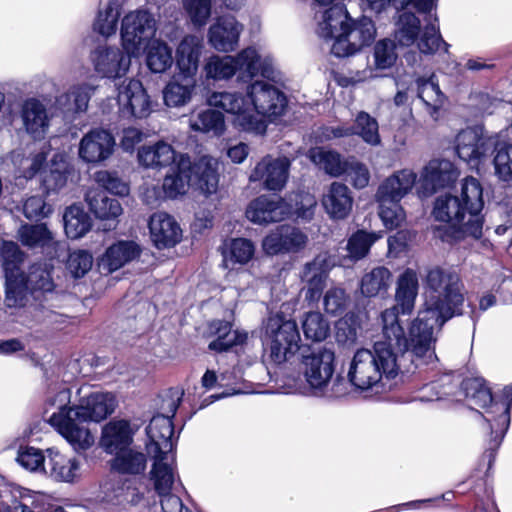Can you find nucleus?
<instances>
[{
  "label": "nucleus",
  "instance_id": "ddd939ff",
  "mask_svg": "<svg viewBox=\"0 0 512 512\" xmlns=\"http://www.w3.org/2000/svg\"><path fill=\"white\" fill-rule=\"evenodd\" d=\"M246 94L253 114L265 121L267 118H277L285 111L286 96L277 87L266 81H251L246 86Z\"/></svg>",
  "mask_w": 512,
  "mask_h": 512
},
{
  "label": "nucleus",
  "instance_id": "6ab92c4d",
  "mask_svg": "<svg viewBox=\"0 0 512 512\" xmlns=\"http://www.w3.org/2000/svg\"><path fill=\"white\" fill-rule=\"evenodd\" d=\"M493 147L492 139L472 128L462 130L456 137V152L459 158L473 168L487 157Z\"/></svg>",
  "mask_w": 512,
  "mask_h": 512
},
{
  "label": "nucleus",
  "instance_id": "0eeeda50",
  "mask_svg": "<svg viewBox=\"0 0 512 512\" xmlns=\"http://www.w3.org/2000/svg\"><path fill=\"white\" fill-rule=\"evenodd\" d=\"M300 340L295 320L282 313H275L268 317L264 341L269 349V357L274 363L281 364L294 356L299 350Z\"/></svg>",
  "mask_w": 512,
  "mask_h": 512
},
{
  "label": "nucleus",
  "instance_id": "2f4dec72",
  "mask_svg": "<svg viewBox=\"0 0 512 512\" xmlns=\"http://www.w3.org/2000/svg\"><path fill=\"white\" fill-rule=\"evenodd\" d=\"M182 153H177L172 145L165 141L143 145L138 150V161L146 168L162 169L171 165H177Z\"/></svg>",
  "mask_w": 512,
  "mask_h": 512
},
{
  "label": "nucleus",
  "instance_id": "f03ea898",
  "mask_svg": "<svg viewBox=\"0 0 512 512\" xmlns=\"http://www.w3.org/2000/svg\"><path fill=\"white\" fill-rule=\"evenodd\" d=\"M376 341L372 348L357 349L348 364L347 379L360 392L379 393L400 371L410 372L412 367L433 364L413 352L408 338L406 347L394 339Z\"/></svg>",
  "mask_w": 512,
  "mask_h": 512
},
{
  "label": "nucleus",
  "instance_id": "09e8293b",
  "mask_svg": "<svg viewBox=\"0 0 512 512\" xmlns=\"http://www.w3.org/2000/svg\"><path fill=\"white\" fill-rule=\"evenodd\" d=\"M17 235L22 245L30 249L51 248L56 243L54 234L44 223L24 224L18 229Z\"/></svg>",
  "mask_w": 512,
  "mask_h": 512
},
{
  "label": "nucleus",
  "instance_id": "79ce46f5",
  "mask_svg": "<svg viewBox=\"0 0 512 512\" xmlns=\"http://www.w3.org/2000/svg\"><path fill=\"white\" fill-rule=\"evenodd\" d=\"M507 403H495L491 411H486V420L490 423L491 433L495 434L491 448H497L510 425V408L512 403V384L504 388Z\"/></svg>",
  "mask_w": 512,
  "mask_h": 512
},
{
  "label": "nucleus",
  "instance_id": "bf43d9fd",
  "mask_svg": "<svg viewBox=\"0 0 512 512\" xmlns=\"http://www.w3.org/2000/svg\"><path fill=\"white\" fill-rule=\"evenodd\" d=\"M69 165L62 154H55L51 160L49 171L43 178V188L47 194L58 192L67 184Z\"/></svg>",
  "mask_w": 512,
  "mask_h": 512
},
{
  "label": "nucleus",
  "instance_id": "7c9ffc66",
  "mask_svg": "<svg viewBox=\"0 0 512 512\" xmlns=\"http://www.w3.org/2000/svg\"><path fill=\"white\" fill-rule=\"evenodd\" d=\"M140 246L132 240H120L110 245L100 259L99 267L112 273L140 256Z\"/></svg>",
  "mask_w": 512,
  "mask_h": 512
},
{
  "label": "nucleus",
  "instance_id": "58836bf2",
  "mask_svg": "<svg viewBox=\"0 0 512 512\" xmlns=\"http://www.w3.org/2000/svg\"><path fill=\"white\" fill-rule=\"evenodd\" d=\"M416 86L417 97L423 103L426 113L433 121H437L447 100L445 94L440 90L438 82L434 76L430 78L419 77L416 80Z\"/></svg>",
  "mask_w": 512,
  "mask_h": 512
},
{
  "label": "nucleus",
  "instance_id": "9b49d317",
  "mask_svg": "<svg viewBox=\"0 0 512 512\" xmlns=\"http://www.w3.org/2000/svg\"><path fill=\"white\" fill-rule=\"evenodd\" d=\"M0 255L3 260L5 273V305H22L27 294L21 270L25 255L19 246L12 241H4L2 243Z\"/></svg>",
  "mask_w": 512,
  "mask_h": 512
},
{
  "label": "nucleus",
  "instance_id": "bb28decb",
  "mask_svg": "<svg viewBox=\"0 0 512 512\" xmlns=\"http://www.w3.org/2000/svg\"><path fill=\"white\" fill-rule=\"evenodd\" d=\"M321 203L330 219L344 220L352 211V192L345 184L332 182L323 193Z\"/></svg>",
  "mask_w": 512,
  "mask_h": 512
},
{
  "label": "nucleus",
  "instance_id": "603ef678",
  "mask_svg": "<svg viewBox=\"0 0 512 512\" xmlns=\"http://www.w3.org/2000/svg\"><path fill=\"white\" fill-rule=\"evenodd\" d=\"M211 333L217 337L209 343V349L215 351H226L230 347L242 344L247 339L246 333H239L231 329V325L225 321H213L210 325Z\"/></svg>",
  "mask_w": 512,
  "mask_h": 512
},
{
  "label": "nucleus",
  "instance_id": "f8f14e48",
  "mask_svg": "<svg viewBox=\"0 0 512 512\" xmlns=\"http://www.w3.org/2000/svg\"><path fill=\"white\" fill-rule=\"evenodd\" d=\"M233 58L235 72L240 81H251L258 75L274 82L281 79L274 57L256 46L242 49Z\"/></svg>",
  "mask_w": 512,
  "mask_h": 512
},
{
  "label": "nucleus",
  "instance_id": "4d7b16f0",
  "mask_svg": "<svg viewBox=\"0 0 512 512\" xmlns=\"http://www.w3.org/2000/svg\"><path fill=\"white\" fill-rule=\"evenodd\" d=\"M420 32L421 24L416 15L407 11L399 15L394 37L400 46L409 47L413 45L418 39Z\"/></svg>",
  "mask_w": 512,
  "mask_h": 512
},
{
  "label": "nucleus",
  "instance_id": "aec40b11",
  "mask_svg": "<svg viewBox=\"0 0 512 512\" xmlns=\"http://www.w3.org/2000/svg\"><path fill=\"white\" fill-rule=\"evenodd\" d=\"M358 136L366 144L378 146L381 144L378 121L367 112H359L354 119L353 125L327 128L324 136L327 139Z\"/></svg>",
  "mask_w": 512,
  "mask_h": 512
},
{
  "label": "nucleus",
  "instance_id": "864d4df0",
  "mask_svg": "<svg viewBox=\"0 0 512 512\" xmlns=\"http://www.w3.org/2000/svg\"><path fill=\"white\" fill-rule=\"evenodd\" d=\"M122 10L119 0H109L100 8L94 21L93 28L104 37L114 35L118 28V21Z\"/></svg>",
  "mask_w": 512,
  "mask_h": 512
},
{
  "label": "nucleus",
  "instance_id": "338daca9",
  "mask_svg": "<svg viewBox=\"0 0 512 512\" xmlns=\"http://www.w3.org/2000/svg\"><path fill=\"white\" fill-rule=\"evenodd\" d=\"M302 329L307 339L320 342L328 336L330 326L320 312H308L302 321Z\"/></svg>",
  "mask_w": 512,
  "mask_h": 512
},
{
  "label": "nucleus",
  "instance_id": "6e6552de",
  "mask_svg": "<svg viewBox=\"0 0 512 512\" xmlns=\"http://www.w3.org/2000/svg\"><path fill=\"white\" fill-rule=\"evenodd\" d=\"M183 396V391L171 389L163 397L160 406L161 413L155 415L146 432L149 442L146 444L148 454L159 452H174V428L171 418L175 415Z\"/></svg>",
  "mask_w": 512,
  "mask_h": 512
},
{
  "label": "nucleus",
  "instance_id": "37998d69",
  "mask_svg": "<svg viewBox=\"0 0 512 512\" xmlns=\"http://www.w3.org/2000/svg\"><path fill=\"white\" fill-rule=\"evenodd\" d=\"M23 282L27 289L24 303L19 306H7L8 308H26L30 296L37 299L38 293L46 295L51 293L54 289L50 272L39 264L32 265L27 275L23 273Z\"/></svg>",
  "mask_w": 512,
  "mask_h": 512
},
{
  "label": "nucleus",
  "instance_id": "de8ad7c7",
  "mask_svg": "<svg viewBox=\"0 0 512 512\" xmlns=\"http://www.w3.org/2000/svg\"><path fill=\"white\" fill-rule=\"evenodd\" d=\"M95 88L87 83L73 85L56 100L57 106L66 113L85 112Z\"/></svg>",
  "mask_w": 512,
  "mask_h": 512
},
{
  "label": "nucleus",
  "instance_id": "c756f323",
  "mask_svg": "<svg viewBox=\"0 0 512 512\" xmlns=\"http://www.w3.org/2000/svg\"><path fill=\"white\" fill-rule=\"evenodd\" d=\"M149 230L157 248L172 247L182 236V230L176 220L165 212H157L150 217Z\"/></svg>",
  "mask_w": 512,
  "mask_h": 512
},
{
  "label": "nucleus",
  "instance_id": "39448f33",
  "mask_svg": "<svg viewBox=\"0 0 512 512\" xmlns=\"http://www.w3.org/2000/svg\"><path fill=\"white\" fill-rule=\"evenodd\" d=\"M418 290L419 279L417 271L412 268L405 269L397 279L396 304L381 313L382 335L386 339H394L399 347H406L408 338L405 336L398 315L399 313L410 315L413 312Z\"/></svg>",
  "mask_w": 512,
  "mask_h": 512
},
{
  "label": "nucleus",
  "instance_id": "ea45409f",
  "mask_svg": "<svg viewBox=\"0 0 512 512\" xmlns=\"http://www.w3.org/2000/svg\"><path fill=\"white\" fill-rule=\"evenodd\" d=\"M189 174L190 181L203 193L216 192L219 182L217 159L208 155L200 157L193 165L191 164Z\"/></svg>",
  "mask_w": 512,
  "mask_h": 512
},
{
  "label": "nucleus",
  "instance_id": "8fccbe9b",
  "mask_svg": "<svg viewBox=\"0 0 512 512\" xmlns=\"http://www.w3.org/2000/svg\"><path fill=\"white\" fill-rule=\"evenodd\" d=\"M392 280V274L386 267H375L363 275L360 281V291L365 297L382 296L387 293Z\"/></svg>",
  "mask_w": 512,
  "mask_h": 512
},
{
  "label": "nucleus",
  "instance_id": "774afa93",
  "mask_svg": "<svg viewBox=\"0 0 512 512\" xmlns=\"http://www.w3.org/2000/svg\"><path fill=\"white\" fill-rule=\"evenodd\" d=\"M361 324L357 317L346 316L336 323V341L346 347L355 345L361 334Z\"/></svg>",
  "mask_w": 512,
  "mask_h": 512
},
{
  "label": "nucleus",
  "instance_id": "f704fd0d",
  "mask_svg": "<svg viewBox=\"0 0 512 512\" xmlns=\"http://www.w3.org/2000/svg\"><path fill=\"white\" fill-rule=\"evenodd\" d=\"M196 88V77L176 73L163 90L164 103L168 107H183L192 100Z\"/></svg>",
  "mask_w": 512,
  "mask_h": 512
},
{
  "label": "nucleus",
  "instance_id": "6e6d98bb",
  "mask_svg": "<svg viewBox=\"0 0 512 512\" xmlns=\"http://www.w3.org/2000/svg\"><path fill=\"white\" fill-rule=\"evenodd\" d=\"M63 221L65 233L71 239L83 237L92 226L89 215L77 205H72L65 210Z\"/></svg>",
  "mask_w": 512,
  "mask_h": 512
},
{
  "label": "nucleus",
  "instance_id": "5701e85b",
  "mask_svg": "<svg viewBox=\"0 0 512 512\" xmlns=\"http://www.w3.org/2000/svg\"><path fill=\"white\" fill-rule=\"evenodd\" d=\"M350 19L346 8L341 3L316 10V33L320 38L334 42L349 24Z\"/></svg>",
  "mask_w": 512,
  "mask_h": 512
},
{
  "label": "nucleus",
  "instance_id": "c03bdc74",
  "mask_svg": "<svg viewBox=\"0 0 512 512\" xmlns=\"http://www.w3.org/2000/svg\"><path fill=\"white\" fill-rule=\"evenodd\" d=\"M191 161L187 155H181L177 165L172 166V173L165 176L163 191L168 198L174 199L186 193L190 184Z\"/></svg>",
  "mask_w": 512,
  "mask_h": 512
},
{
  "label": "nucleus",
  "instance_id": "dca6fc26",
  "mask_svg": "<svg viewBox=\"0 0 512 512\" xmlns=\"http://www.w3.org/2000/svg\"><path fill=\"white\" fill-rule=\"evenodd\" d=\"M308 243L307 234L292 225H280L271 230L262 240V248L267 255L298 253Z\"/></svg>",
  "mask_w": 512,
  "mask_h": 512
},
{
  "label": "nucleus",
  "instance_id": "393cba45",
  "mask_svg": "<svg viewBox=\"0 0 512 512\" xmlns=\"http://www.w3.org/2000/svg\"><path fill=\"white\" fill-rule=\"evenodd\" d=\"M416 179V173L409 169L394 172L379 185L375 194L376 202H400L411 192Z\"/></svg>",
  "mask_w": 512,
  "mask_h": 512
},
{
  "label": "nucleus",
  "instance_id": "49530a36",
  "mask_svg": "<svg viewBox=\"0 0 512 512\" xmlns=\"http://www.w3.org/2000/svg\"><path fill=\"white\" fill-rule=\"evenodd\" d=\"M427 1L428 3L425 4V7L423 8L424 13L427 14L425 18L426 25L417 43L418 49L421 53L432 54L439 50L440 46L443 45L446 51L448 45L442 40L440 36L437 18L431 14L436 0Z\"/></svg>",
  "mask_w": 512,
  "mask_h": 512
},
{
  "label": "nucleus",
  "instance_id": "4be33fe9",
  "mask_svg": "<svg viewBox=\"0 0 512 512\" xmlns=\"http://www.w3.org/2000/svg\"><path fill=\"white\" fill-rule=\"evenodd\" d=\"M289 213L290 209L283 199L267 195H261L252 200L246 209L248 220L259 225L280 222Z\"/></svg>",
  "mask_w": 512,
  "mask_h": 512
},
{
  "label": "nucleus",
  "instance_id": "e433bc0d",
  "mask_svg": "<svg viewBox=\"0 0 512 512\" xmlns=\"http://www.w3.org/2000/svg\"><path fill=\"white\" fill-rule=\"evenodd\" d=\"M21 119L25 131L34 139L43 138L49 129L47 109L35 98L24 101L21 107Z\"/></svg>",
  "mask_w": 512,
  "mask_h": 512
},
{
  "label": "nucleus",
  "instance_id": "69168bd1",
  "mask_svg": "<svg viewBox=\"0 0 512 512\" xmlns=\"http://www.w3.org/2000/svg\"><path fill=\"white\" fill-rule=\"evenodd\" d=\"M462 389L465 396L474 400L475 404L485 408L491 405L488 411L492 410L493 398L490 388L486 386L485 380L479 377L465 379L462 382Z\"/></svg>",
  "mask_w": 512,
  "mask_h": 512
},
{
  "label": "nucleus",
  "instance_id": "423d86ee",
  "mask_svg": "<svg viewBox=\"0 0 512 512\" xmlns=\"http://www.w3.org/2000/svg\"><path fill=\"white\" fill-rule=\"evenodd\" d=\"M334 361V352L326 348L302 356V372L313 395L336 398L346 393L344 379L333 378Z\"/></svg>",
  "mask_w": 512,
  "mask_h": 512
},
{
  "label": "nucleus",
  "instance_id": "9d476101",
  "mask_svg": "<svg viewBox=\"0 0 512 512\" xmlns=\"http://www.w3.org/2000/svg\"><path fill=\"white\" fill-rule=\"evenodd\" d=\"M157 30L154 14L145 7L131 10L121 21L120 36L123 49L129 54H139L144 43L152 38Z\"/></svg>",
  "mask_w": 512,
  "mask_h": 512
},
{
  "label": "nucleus",
  "instance_id": "a18cd8bd",
  "mask_svg": "<svg viewBox=\"0 0 512 512\" xmlns=\"http://www.w3.org/2000/svg\"><path fill=\"white\" fill-rule=\"evenodd\" d=\"M188 123L192 131L203 134L220 136L225 131L224 115L211 108L193 111Z\"/></svg>",
  "mask_w": 512,
  "mask_h": 512
},
{
  "label": "nucleus",
  "instance_id": "f3484780",
  "mask_svg": "<svg viewBox=\"0 0 512 512\" xmlns=\"http://www.w3.org/2000/svg\"><path fill=\"white\" fill-rule=\"evenodd\" d=\"M137 54H129L112 46H98L91 53V61L94 70L101 77L116 79L127 74L131 65V57Z\"/></svg>",
  "mask_w": 512,
  "mask_h": 512
},
{
  "label": "nucleus",
  "instance_id": "f257e3e1",
  "mask_svg": "<svg viewBox=\"0 0 512 512\" xmlns=\"http://www.w3.org/2000/svg\"><path fill=\"white\" fill-rule=\"evenodd\" d=\"M424 282V308L410 324L409 339L418 357L437 361V334L447 321L464 314L466 291L459 274L450 268L429 269Z\"/></svg>",
  "mask_w": 512,
  "mask_h": 512
},
{
  "label": "nucleus",
  "instance_id": "4c0bfd02",
  "mask_svg": "<svg viewBox=\"0 0 512 512\" xmlns=\"http://www.w3.org/2000/svg\"><path fill=\"white\" fill-rule=\"evenodd\" d=\"M85 201L90 212L100 220H117L123 212L119 200L100 188L89 189L85 195Z\"/></svg>",
  "mask_w": 512,
  "mask_h": 512
},
{
  "label": "nucleus",
  "instance_id": "13d9d810",
  "mask_svg": "<svg viewBox=\"0 0 512 512\" xmlns=\"http://www.w3.org/2000/svg\"><path fill=\"white\" fill-rule=\"evenodd\" d=\"M173 63L172 49L160 40L151 41L146 49V65L153 73L167 71Z\"/></svg>",
  "mask_w": 512,
  "mask_h": 512
},
{
  "label": "nucleus",
  "instance_id": "5fc2aeb1",
  "mask_svg": "<svg viewBox=\"0 0 512 512\" xmlns=\"http://www.w3.org/2000/svg\"><path fill=\"white\" fill-rule=\"evenodd\" d=\"M310 160L327 174L338 177L346 172L347 162L335 151L316 147L309 150Z\"/></svg>",
  "mask_w": 512,
  "mask_h": 512
},
{
  "label": "nucleus",
  "instance_id": "20e7f679",
  "mask_svg": "<svg viewBox=\"0 0 512 512\" xmlns=\"http://www.w3.org/2000/svg\"><path fill=\"white\" fill-rule=\"evenodd\" d=\"M484 206L483 188L478 179L466 177L454 195L439 196L434 204L436 220L450 223L463 234L479 238L482 234L480 212Z\"/></svg>",
  "mask_w": 512,
  "mask_h": 512
},
{
  "label": "nucleus",
  "instance_id": "c85d7f7f",
  "mask_svg": "<svg viewBox=\"0 0 512 512\" xmlns=\"http://www.w3.org/2000/svg\"><path fill=\"white\" fill-rule=\"evenodd\" d=\"M149 455L153 458L151 480L156 492L164 495L170 492L177 476L175 453L159 452Z\"/></svg>",
  "mask_w": 512,
  "mask_h": 512
},
{
  "label": "nucleus",
  "instance_id": "a19ab883",
  "mask_svg": "<svg viewBox=\"0 0 512 512\" xmlns=\"http://www.w3.org/2000/svg\"><path fill=\"white\" fill-rule=\"evenodd\" d=\"M48 148L44 145L38 152L29 156L22 149L12 151L6 158L14 166L16 178L32 179L46 161Z\"/></svg>",
  "mask_w": 512,
  "mask_h": 512
},
{
  "label": "nucleus",
  "instance_id": "b1692460",
  "mask_svg": "<svg viewBox=\"0 0 512 512\" xmlns=\"http://www.w3.org/2000/svg\"><path fill=\"white\" fill-rule=\"evenodd\" d=\"M243 28L233 16L219 17L208 30V42L219 52H232L238 46Z\"/></svg>",
  "mask_w": 512,
  "mask_h": 512
},
{
  "label": "nucleus",
  "instance_id": "72a5a7b5",
  "mask_svg": "<svg viewBox=\"0 0 512 512\" xmlns=\"http://www.w3.org/2000/svg\"><path fill=\"white\" fill-rule=\"evenodd\" d=\"M134 431L127 420H114L102 430L101 446L108 454H114L131 447Z\"/></svg>",
  "mask_w": 512,
  "mask_h": 512
},
{
  "label": "nucleus",
  "instance_id": "680f3d73",
  "mask_svg": "<svg viewBox=\"0 0 512 512\" xmlns=\"http://www.w3.org/2000/svg\"><path fill=\"white\" fill-rule=\"evenodd\" d=\"M205 77L215 81L229 80L236 75L233 55H212L203 67Z\"/></svg>",
  "mask_w": 512,
  "mask_h": 512
},
{
  "label": "nucleus",
  "instance_id": "a878e982",
  "mask_svg": "<svg viewBox=\"0 0 512 512\" xmlns=\"http://www.w3.org/2000/svg\"><path fill=\"white\" fill-rule=\"evenodd\" d=\"M300 277L304 283L301 291L304 293L305 301L309 304L318 302L328 277L326 259L317 256L311 262L306 263Z\"/></svg>",
  "mask_w": 512,
  "mask_h": 512
},
{
  "label": "nucleus",
  "instance_id": "412c9836",
  "mask_svg": "<svg viewBox=\"0 0 512 512\" xmlns=\"http://www.w3.org/2000/svg\"><path fill=\"white\" fill-rule=\"evenodd\" d=\"M115 139L104 129H93L86 133L79 143V157L87 163L107 160L114 151Z\"/></svg>",
  "mask_w": 512,
  "mask_h": 512
},
{
  "label": "nucleus",
  "instance_id": "a211bd4d",
  "mask_svg": "<svg viewBox=\"0 0 512 512\" xmlns=\"http://www.w3.org/2000/svg\"><path fill=\"white\" fill-rule=\"evenodd\" d=\"M117 102L124 116L146 118L152 111V102L141 81L129 79L117 87Z\"/></svg>",
  "mask_w": 512,
  "mask_h": 512
},
{
  "label": "nucleus",
  "instance_id": "052dcab7",
  "mask_svg": "<svg viewBox=\"0 0 512 512\" xmlns=\"http://www.w3.org/2000/svg\"><path fill=\"white\" fill-rule=\"evenodd\" d=\"M57 506L50 496L32 493L21 495L9 507V512H55Z\"/></svg>",
  "mask_w": 512,
  "mask_h": 512
},
{
  "label": "nucleus",
  "instance_id": "3c124183",
  "mask_svg": "<svg viewBox=\"0 0 512 512\" xmlns=\"http://www.w3.org/2000/svg\"><path fill=\"white\" fill-rule=\"evenodd\" d=\"M146 466V455L133 447L117 453L111 461L112 469L121 474L138 475L145 471Z\"/></svg>",
  "mask_w": 512,
  "mask_h": 512
},
{
  "label": "nucleus",
  "instance_id": "0e129e2a",
  "mask_svg": "<svg viewBox=\"0 0 512 512\" xmlns=\"http://www.w3.org/2000/svg\"><path fill=\"white\" fill-rule=\"evenodd\" d=\"M382 237L381 233L366 232L359 230L351 235L347 242V251L349 257L353 260H359L364 258L370 247Z\"/></svg>",
  "mask_w": 512,
  "mask_h": 512
},
{
  "label": "nucleus",
  "instance_id": "c9c22d12",
  "mask_svg": "<svg viewBox=\"0 0 512 512\" xmlns=\"http://www.w3.org/2000/svg\"><path fill=\"white\" fill-rule=\"evenodd\" d=\"M203 48L202 38L186 35L176 49L177 73L196 77Z\"/></svg>",
  "mask_w": 512,
  "mask_h": 512
},
{
  "label": "nucleus",
  "instance_id": "1a4fd4ad",
  "mask_svg": "<svg viewBox=\"0 0 512 512\" xmlns=\"http://www.w3.org/2000/svg\"><path fill=\"white\" fill-rule=\"evenodd\" d=\"M207 103L211 107L234 115L233 124L240 131L263 135L267 130V121L253 114L246 93L244 95L236 91L213 92L208 96Z\"/></svg>",
  "mask_w": 512,
  "mask_h": 512
},
{
  "label": "nucleus",
  "instance_id": "7ed1b4c3",
  "mask_svg": "<svg viewBox=\"0 0 512 512\" xmlns=\"http://www.w3.org/2000/svg\"><path fill=\"white\" fill-rule=\"evenodd\" d=\"M79 404L69 406L71 392L63 387L48 398V404L55 411L48 418V423L76 451L87 450L94 444V436L86 427L88 422H100L114 412L116 400L111 393L92 391L89 386L78 390Z\"/></svg>",
  "mask_w": 512,
  "mask_h": 512
},
{
  "label": "nucleus",
  "instance_id": "cd10ccee",
  "mask_svg": "<svg viewBox=\"0 0 512 512\" xmlns=\"http://www.w3.org/2000/svg\"><path fill=\"white\" fill-rule=\"evenodd\" d=\"M458 176L452 162L445 159H433L423 169L421 174L422 187L427 194H433L438 189L452 184Z\"/></svg>",
  "mask_w": 512,
  "mask_h": 512
},
{
  "label": "nucleus",
  "instance_id": "2eb2a0df",
  "mask_svg": "<svg viewBox=\"0 0 512 512\" xmlns=\"http://www.w3.org/2000/svg\"><path fill=\"white\" fill-rule=\"evenodd\" d=\"M291 162L289 158L264 156L258 161L249 175L250 182H260L269 191H281L289 178Z\"/></svg>",
  "mask_w": 512,
  "mask_h": 512
},
{
  "label": "nucleus",
  "instance_id": "473e14b6",
  "mask_svg": "<svg viewBox=\"0 0 512 512\" xmlns=\"http://www.w3.org/2000/svg\"><path fill=\"white\" fill-rule=\"evenodd\" d=\"M80 463L54 448L47 449L45 473L57 482L72 483L79 475Z\"/></svg>",
  "mask_w": 512,
  "mask_h": 512
},
{
  "label": "nucleus",
  "instance_id": "4468645a",
  "mask_svg": "<svg viewBox=\"0 0 512 512\" xmlns=\"http://www.w3.org/2000/svg\"><path fill=\"white\" fill-rule=\"evenodd\" d=\"M376 29L371 19H350L338 39L332 42L331 53L336 57H348L369 45L375 38Z\"/></svg>",
  "mask_w": 512,
  "mask_h": 512
},
{
  "label": "nucleus",
  "instance_id": "e2e57ef3",
  "mask_svg": "<svg viewBox=\"0 0 512 512\" xmlns=\"http://www.w3.org/2000/svg\"><path fill=\"white\" fill-rule=\"evenodd\" d=\"M457 387L458 381H455L451 375H443L438 380L424 385L417 399L420 401L441 400L445 396L452 395Z\"/></svg>",
  "mask_w": 512,
  "mask_h": 512
}]
</instances>
